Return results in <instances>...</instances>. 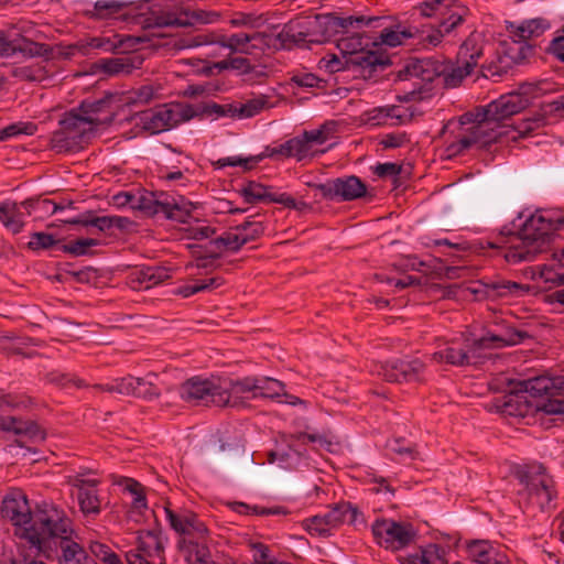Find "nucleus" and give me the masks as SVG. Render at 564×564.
Listing matches in <instances>:
<instances>
[{"label": "nucleus", "instance_id": "obj_13", "mask_svg": "<svg viewBox=\"0 0 564 564\" xmlns=\"http://www.w3.org/2000/svg\"><path fill=\"white\" fill-rule=\"evenodd\" d=\"M90 138L106 126H109L115 118L112 100L110 98H101L96 100H84L78 108L70 110Z\"/></svg>", "mask_w": 564, "mask_h": 564}, {"label": "nucleus", "instance_id": "obj_17", "mask_svg": "<svg viewBox=\"0 0 564 564\" xmlns=\"http://www.w3.org/2000/svg\"><path fill=\"white\" fill-rule=\"evenodd\" d=\"M411 75L421 78L422 82L431 83L436 76L443 75L446 87H457L465 77L471 74L474 68L470 64L458 63L443 69L434 67L431 61H417L409 69Z\"/></svg>", "mask_w": 564, "mask_h": 564}, {"label": "nucleus", "instance_id": "obj_8", "mask_svg": "<svg viewBox=\"0 0 564 564\" xmlns=\"http://www.w3.org/2000/svg\"><path fill=\"white\" fill-rule=\"evenodd\" d=\"M220 18L217 11L193 9L182 10L180 12L163 11L161 13L152 12L150 17L139 15L137 23L145 29L167 28V26H195L216 23Z\"/></svg>", "mask_w": 564, "mask_h": 564}, {"label": "nucleus", "instance_id": "obj_42", "mask_svg": "<svg viewBox=\"0 0 564 564\" xmlns=\"http://www.w3.org/2000/svg\"><path fill=\"white\" fill-rule=\"evenodd\" d=\"M77 501L85 517L96 518L101 511V500L97 487L84 491H77Z\"/></svg>", "mask_w": 564, "mask_h": 564}, {"label": "nucleus", "instance_id": "obj_28", "mask_svg": "<svg viewBox=\"0 0 564 564\" xmlns=\"http://www.w3.org/2000/svg\"><path fill=\"white\" fill-rule=\"evenodd\" d=\"M414 111L404 106H383L370 111L369 120L377 126H402L412 121Z\"/></svg>", "mask_w": 564, "mask_h": 564}, {"label": "nucleus", "instance_id": "obj_5", "mask_svg": "<svg viewBox=\"0 0 564 564\" xmlns=\"http://www.w3.org/2000/svg\"><path fill=\"white\" fill-rule=\"evenodd\" d=\"M381 18L350 15L346 18L336 17L334 14H324L295 19L284 25L279 33V39L286 44L305 45L322 44L328 42L338 32L345 31L350 25H373L381 22Z\"/></svg>", "mask_w": 564, "mask_h": 564}, {"label": "nucleus", "instance_id": "obj_51", "mask_svg": "<svg viewBox=\"0 0 564 564\" xmlns=\"http://www.w3.org/2000/svg\"><path fill=\"white\" fill-rule=\"evenodd\" d=\"M534 53V46L528 43V41L513 39V44L507 50V57H509L514 64L524 63Z\"/></svg>", "mask_w": 564, "mask_h": 564}, {"label": "nucleus", "instance_id": "obj_46", "mask_svg": "<svg viewBox=\"0 0 564 564\" xmlns=\"http://www.w3.org/2000/svg\"><path fill=\"white\" fill-rule=\"evenodd\" d=\"M164 512L170 527L182 538L188 527L185 521H191L194 512L189 510L174 511L171 509L170 503L164 507Z\"/></svg>", "mask_w": 564, "mask_h": 564}, {"label": "nucleus", "instance_id": "obj_11", "mask_svg": "<svg viewBox=\"0 0 564 564\" xmlns=\"http://www.w3.org/2000/svg\"><path fill=\"white\" fill-rule=\"evenodd\" d=\"M389 64V57L383 54H367L366 57L326 54L319 59L318 68L328 74L354 70L366 77L370 76L377 68L386 67Z\"/></svg>", "mask_w": 564, "mask_h": 564}, {"label": "nucleus", "instance_id": "obj_59", "mask_svg": "<svg viewBox=\"0 0 564 564\" xmlns=\"http://www.w3.org/2000/svg\"><path fill=\"white\" fill-rule=\"evenodd\" d=\"M261 161V156H227L221 158L216 162L217 167L223 169L226 166H240L243 170H251L256 164Z\"/></svg>", "mask_w": 564, "mask_h": 564}, {"label": "nucleus", "instance_id": "obj_63", "mask_svg": "<svg viewBox=\"0 0 564 564\" xmlns=\"http://www.w3.org/2000/svg\"><path fill=\"white\" fill-rule=\"evenodd\" d=\"M47 379L50 382L61 386L63 388H83L85 386L84 381L77 378L74 375L53 371L47 375Z\"/></svg>", "mask_w": 564, "mask_h": 564}, {"label": "nucleus", "instance_id": "obj_16", "mask_svg": "<svg viewBox=\"0 0 564 564\" xmlns=\"http://www.w3.org/2000/svg\"><path fill=\"white\" fill-rule=\"evenodd\" d=\"M371 531L377 543L391 551H399L406 547L415 536L411 524L395 522L389 519L373 522Z\"/></svg>", "mask_w": 564, "mask_h": 564}, {"label": "nucleus", "instance_id": "obj_35", "mask_svg": "<svg viewBox=\"0 0 564 564\" xmlns=\"http://www.w3.org/2000/svg\"><path fill=\"white\" fill-rule=\"evenodd\" d=\"M166 203L169 206L163 207L162 215L178 223H186L195 208L194 204L183 196L174 197L166 194Z\"/></svg>", "mask_w": 564, "mask_h": 564}, {"label": "nucleus", "instance_id": "obj_27", "mask_svg": "<svg viewBox=\"0 0 564 564\" xmlns=\"http://www.w3.org/2000/svg\"><path fill=\"white\" fill-rule=\"evenodd\" d=\"M482 290H475V293H484L487 299L498 300L519 297L529 293L530 286L514 281L497 279L481 283Z\"/></svg>", "mask_w": 564, "mask_h": 564}, {"label": "nucleus", "instance_id": "obj_19", "mask_svg": "<svg viewBox=\"0 0 564 564\" xmlns=\"http://www.w3.org/2000/svg\"><path fill=\"white\" fill-rule=\"evenodd\" d=\"M257 377L240 380L219 379L220 394H217V406H239L245 400L257 399Z\"/></svg>", "mask_w": 564, "mask_h": 564}, {"label": "nucleus", "instance_id": "obj_18", "mask_svg": "<svg viewBox=\"0 0 564 564\" xmlns=\"http://www.w3.org/2000/svg\"><path fill=\"white\" fill-rule=\"evenodd\" d=\"M316 189L325 199L350 202L366 195L367 187L357 176L337 177L326 183L317 184Z\"/></svg>", "mask_w": 564, "mask_h": 564}, {"label": "nucleus", "instance_id": "obj_4", "mask_svg": "<svg viewBox=\"0 0 564 564\" xmlns=\"http://www.w3.org/2000/svg\"><path fill=\"white\" fill-rule=\"evenodd\" d=\"M74 535V523L66 511L53 501L42 500L35 503L32 522L20 533V539L51 561L57 556L63 541Z\"/></svg>", "mask_w": 564, "mask_h": 564}, {"label": "nucleus", "instance_id": "obj_50", "mask_svg": "<svg viewBox=\"0 0 564 564\" xmlns=\"http://www.w3.org/2000/svg\"><path fill=\"white\" fill-rule=\"evenodd\" d=\"M137 384L138 378L130 376L121 379H116L110 383L98 384L96 386V388L108 392H116L124 395H134Z\"/></svg>", "mask_w": 564, "mask_h": 564}, {"label": "nucleus", "instance_id": "obj_29", "mask_svg": "<svg viewBox=\"0 0 564 564\" xmlns=\"http://www.w3.org/2000/svg\"><path fill=\"white\" fill-rule=\"evenodd\" d=\"M556 379L557 377H535L528 380H520L514 383L517 386L518 391L528 395V399H536L542 398L544 394L553 395L552 390H556L558 391V393H562L557 384L555 383Z\"/></svg>", "mask_w": 564, "mask_h": 564}, {"label": "nucleus", "instance_id": "obj_12", "mask_svg": "<svg viewBox=\"0 0 564 564\" xmlns=\"http://www.w3.org/2000/svg\"><path fill=\"white\" fill-rule=\"evenodd\" d=\"M519 479L532 505H536L541 510L550 507L555 497L554 481L542 465L534 464L527 467L520 471Z\"/></svg>", "mask_w": 564, "mask_h": 564}, {"label": "nucleus", "instance_id": "obj_37", "mask_svg": "<svg viewBox=\"0 0 564 564\" xmlns=\"http://www.w3.org/2000/svg\"><path fill=\"white\" fill-rule=\"evenodd\" d=\"M127 3L118 0H97L93 4V9H87L86 14L93 19H111V18H124L123 12Z\"/></svg>", "mask_w": 564, "mask_h": 564}, {"label": "nucleus", "instance_id": "obj_48", "mask_svg": "<svg viewBox=\"0 0 564 564\" xmlns=\"http://www.w3.org/2000/svg\"><path fill=\"white\" fill-rule=\"evenodd\" d=\"M17 52L29 57H48L52 54V48L46 44L23 37L20 42H14V53Z\"/></svg>", "mask_w": 564, "mask_h": 564}, {"label": "nucleus", "instance_id": "obj_7", "mask_svg": "<svg viewBox=\"0 0 564 564\" xmlns=\"http://www.w3.org/2000/svg\"><path fill=\"white\" fill-rule=\"evenodd\" d=\"M198 111L189 104L170 102L140 112L134 117L135 126L149 134H158L189 121Z\"/></svg>", "mask_w": 564, "mask_h": 564}, {"label": "nucleus", "instance_id": "obj_6", "mask_svg": "<svg viewBox=\"0 0 564 564\" xmlns=\"http://www.w3.org/2000/svg\"><path fill=\"white\" fill-rule=\"evenodd\" d=\"M524 337V333L510 327L500 334L488 332L478 339L467 340L465 345L457 341L446 344L444 348L432 355V360L438 364L464 367L477 362V359L484 356L486 349L514 346L520 344Z\"/></svg>", "mask_w": 564, "mask_h": 564}, {"label": "nucleus", "instance_id": "obj_33", "mask_svg": "<svg viewBox=\"0 0 564 564\" xmlns=\"http://www.w3.org/2000/svg\"><path fill=\"white\" fill-rule=\"evenodd\" d=\"M3 431L13 432L17 435H25L30 440L44 441L45 434L33 421H23L15 416H3Z\"/></svg>", "mask_w": 564, "mask_h": 564}, {"label": "nucleus", "instance_id": "obj_10", "mask_svg": "<svg viewBox=\"0 0 564 564\" xmlns=\"http://www.w3.org/2000/svg\"><path fill=\"white\" fill-rule=\"evenodd\" d=\"M359 516V510L350 502H339L323 514L303 520V527L311 535L328 536L344 523L356 524Z\"/></svg>", "mask_w": 564, "mask_h": 564}, {"label": "nucleus", "instance_id": "obj_38", "mask_svg": "<svg viewBox=\"0 0 564 564\" xmlns=\"http://www.w3.org/2000/svg\"><path fill=\"white\" fill-rule=\"evenodd\" d=\"M549 26V23L544 19H531L518 25L510 23L508 30L512 39L527 41L531 37L540 36Z\"/></svg>", "mask_w": 564, "mask_h": 564}, {"label": "nucleus", "instance_id": "obj_58", "mask_svg": "<svg viewBox=\"0 0 564 564\" xmlns=\"http://www.w3.org/2000/svg\"><path fill=\"white\" fill-rule=\"evenodd\" d=\"M387 448L399 456L401 462L412 460L416 457L415 448L410 444L401 441L399 438L389 441L387 443Z\"/></svg>", "mask_w": 564, "mask_h": 564}, {"label": "nucleus", "instance_id": "obj_36", "mask_svg": "<svg viewBox=\"0 0 564 564\" xmlns=\"http://www.w3.org/2000/svg\"><path fill=\"white\" fill-rule=\"evenodd\" d=\"M134 209H140L149 215H162L166 203V193L138 192L134 198Z\"/></svg>", "mask_w": 564, "mask_h": 564}, {"label": "nucleus", "instance_id": "obj_15", "mask_svg": "<svg viewBox=\"0 0 564 564\" xmlns=\"http://www.w3.org/2000/svg\"><path fill=\"white\" fill-rule=\"evenodd\" d=\"M91 138L86 130L78 124L74 113L66 112L59 120V129L51 137V148L56 153L74 152L84 147Z\"/></svg>", "mask_w": 564, "mask_h": 564}, {"label": "nucleus", "instance_id": "obj_62", "mask_svg": "<svg viewBox=\"0 0 564 564\" xmlns=\"http://www.w3.org/2000/svg\"><path fill=\"white\" fill-rule=\"evenodd\" d=\"M185 522L188 524V527L182 538H191L194 540L208 538L209 531L206 524L198 518L196 513L193 514L191 521L187 520Z\"/></svg>", "mask_w": 564, "mask_h": 564}, {"label": "nucleus", "instance_id": "obj_47", "mask_svg": "<svg viewBox=\"0 0 564 564\" xmlns=\"http://www.w3.org/2000/svg\"><path fill=\"white\" fill-rule=\"evenodd\" d=\"M164 512L170 527L182 538L188 527L185 521H191L194 512L189 510L174 511L171 509L170 503L164 507Z\"/></svg>", "mask_w": 564, "mask_h": 564}, {"label": "nucleus", "instance_id": "obj_23", "mask_svg": "<svg viewBox=\"0 0 564 564\" xmlns=\"http://www.w3.org/2000/svg\"><path fill=\"white\" fill-rule=\"evenodd\" d=\"M241 196L246 203L254 204L257 202H269L281 204L288 208L300 210L305 206V203H297L292 196L286 193L271 192L270 187L264 186L257 182H249L240 189Z\"/></svg>", "mask_w": 564, "mask_h": 564}, {"label": "nucleus", "instance_id": "obj_56", "mask_svg": "<svg viewBox=\"0 0 564 564\" xmlns=\"http://www.w3.org/2000/svg\"><path fill=\"white\" fill-rule=\"evenodd\" d=\"M533 410L543 412L547 415L564 414V399L546 398L533 400Z\"/></svg>", "mask_w": 564, "mask_h": 564}, {"label": "nucleus", "instance_id": "obj_1", "mask_svg": "<svg viewBox=\"0 0 564 564\" xmlns=\"http://www.w3.org/2000/svg\"><path fill=\"white\" fill-rule=\"evenodd\" d=\"M529 106V99L519 93L500 96L489 102L476 115L474 123L466 133L451 142L446 152L449 156L459 155L470 148L487 149L492 143H503L530 135L546 124V117L535 112L516 124H503V120L517 115Z\"/></svg>", "mask_w": 564, "mask_h": 564}, {"label": "nucleus", "instance_id": "obj_43", "mask_svg": "<svg viewBox=\"0 0 564 564\" xmlns=\"http://www.w3.org/2000/svg\"><path fill=\"white\" fill-rule=\"evenodd\" d=\"M122 46L118 35L91 37L86 44L80 45L83 54L88 55L94 51L113 52Z\"/></svg>", "mask_w": 564, "mask_h": 564}, {"label": "nucleus", "instance_id": "obj_20", "mask_svg": "<svg viewBox=\"0 0 564 564\" xmlns=\"http://www.w3.org/2000/svg\"><path fill=\"white\" fill-rule=\"evenodd\" d=\"M1 514L12 523L15 528V535L20 539V533L32 522L34 508L30 507L29 500L22 491H12L3 498Z\"/></svg>", "mask_w": 564, "mask_h": 564}, {"label": "nucleus", "instance_id": "obj_14", "mask_svg": "<svg viewBox=\"0 0 564 564\" xmlns=\"http://www.w3.org/2000/svg\"><path fill=\"white\" fill-rule=\"evenodd\" d=\"M165 542L159 529L141 530L137 536V549L126 553L128 564H164Z\"/></svg>", "mask_w": 564, "mask_h": 564}, {"label": "nucleus", "instance_id": "obj_44", "mask_svg": "<svg viewBox=\"0 0 564 564\" xmlns=\"http://www.w3.org/2000/svg\"><path fill=\"white\" fill-rule=\"evenodd\" d=\"M285 386L283 382L270 378H258L256 398L276 399L284 395Z\"/></svg>", "mask_w": 564, "mask_h": 564}, {"label": "nucleus", "instance_id": "obj_40", "mask_svg": "<svg viewBox=\"0 0 564 564\" xmlns=\"http://www.w3.org/2000/svg\"><path fill=\"white\" fill-rule=\"evenodd\" d=\"M137 281L144 288H153L171 278L170 269L160 265L142 267L135 272Z\"/></svg>", "mask_w": 564, "mask_h": 564}, {"label": "nucleus", "instance_id": "obj_2", "mask_svg": "<svg viewBox=\"0 0 564 564\" xmlns=\"http://www.w3.org/2000/svg\"><path fill=\"white\" fill-rule=\"evenodd\" d=\"M421 17L435 19L437 23L417 26H401L395 29L383 28L380 34L381 43L395 47L406 40H414V44L423 50L437 47L445 36L452 34L465 22L468 9L457 0H423L415 6Z\"/></svg>", "mask_w": 564, "mask_h": 564}, {"label": "nucleus", "instance_id": "obj_55", "mask_svg": "<svg viewBox=\"0 0 564 564\" xmlns=\"http://www.w3.org/2000/svg\"><path fill=\"white\" fill-rule=\"evenodd\" d=\"M314 147L315 145L303 133L292 138L293 158L297 161L314 156L317 153Z\"/></svg>", "mask_w": 564, "mask_h": 564}, {"label": "nucleus", "instance_id": "obj_39", "mask_svg": "<svg viewBox=\"0 0 564 564\" xmlns=\"http://www.w3.org/2000/svg\"><path fill=\"white\" fill-rule=\"evenodd\" d=\"M401 564H446L444 551L436 544H430L420 552L400 557Z\"/></svg>", "mask_w": 564, "mask_h": 564}, {"label": "nucleus", "instance_id": "obj_61", "mask_svg": "<svg viewBox=\"0 0 564 564\" xmlns=\"http://www.w3.org/2000/svg\"><path fill=\"white\" fill-rule=\"evenodd\" d=\"M98 245V240L93 238H80L69 243L63 245L62 250L73 256H85L90 247Z\"/></svg>", "mask_w": 564, "mask_h": 564}, {"label": "nucleus", "instance_id": "obj_31", "mask_svg": "<svg viewBox=\"0 0 564 564\" xmlns=\"http://www.w3.org/2000/svg\"><path fill=\"white\" fill-rule=\"evenodd\" d=\"M55 558L58 564H97L96 560L89 556L86 550L74 540V536L63 541Z\"/></svg>", "mask_w": 564, "mask_h": 564}, {"label": "nucleus", "instance_id": "obj_30", "mask_svg": "<svg viewBox=\"0 0 564 564\" xmlns=\"http://www.w3.org/2000/svg\"><path fill=\"white\" fill-rule=\"evenodd\" d=\"M245 245L246 238H242V235L236 226L209 241V257L218 258L224 251L237 252Z\"/></svg>", "mask_w": 564, "mask_h": 564}, {"label": "nucleus", "instance_id": "obj_21", "mask_svg": "<svg viewBox=\"0 0 564 564\" xmlns=\"http://www.w3.org/2000/svg\"><path fill=\"white\" fill-rule=\"evenodd\" d=\"M425 365L419 358L392 359L381 364L378 375L389 382L419 381L424 372Z\"/></svg>", "mask_w": 564, "mask_h": 564}, {"label": "nucleus", "instance_id": "obj_9", "mask_svg": "<svg viewBox=\"0 0 564 564\" xmlns=\"http://www.w3.org/2000/svg\"><path fill=\"white\" fill-rule=\"evenodd\" d=\"M267 39L268 35L260 32L251 34L240 32L229 36H219L218 39L214 34H198L191 39L181 40L180 47L189 48L218 43L220 46L236 53L253 54L256 50H262L268 44Z\"/></svg>", "mask_w": 564, "mask_h": 564}, {"label": "nucleus", "instance_id": "obj_57", "mask_svg": "<svg viewBox=\"0 0 564 564\" xmlns=\"http://www.w3.org/2000/svg\"><path fill=\"white\" fill-rule=\"evenodd\" d=\"M102 69L109 75L129 74L133 65L129 57H115L102 61Z\"/></svg>", "mask_w": 564, "mask_h": 564}, {"label": "nucleus", "instance_id": "obj_32", "mask_svg": "<svg viewBox=\"0 0 564 564\" xmlns=\"http://www.w3.org/2000/svg\"><path fill=\"white\" fill-rule=\"evenodd\" d=\"M484 36L478 32H471L458 50L457 62L470 64L475 68L478 65L479 58L484 55Z\"/></svg>", "mask_w": 564, "mask_h": 564}, {"label": "nucleus", "instance_id": "obj_54", "mask_svg": "<svg viewBox=\"0 0 564 564\" xmlns=\"http://www.w3.org/2000/svg\"><path fill=\"white\" fill-rule=\"evenodd\" d=\"M158 90L152 85H143L130 90L126 97L129 105H145L154 99Z\"/></svg>", "mask_w": 564, "mask_h": 564}, {"label": "nucleus", "instance_id": "obj_24", "mask_svg": "<svg viewBox=\"0 0 564 564\" xmlns=\"http://www.w3.org/2000/svg\"><path fill=\"white\" fill-rule=\"evenodd\" d=\"M509 392L494 401L497 412L506 416L524 417L533 411V400L518 391L514 382L509 383Z\"/></svg>", "mask_w": 564, "mask_h": 564}, {"label": "nucleus", "instance_id": "obj_49", "mask_svg": "<svg viewBox=\"0 0 564 564\" xmlns=\"http://www.w3.org/2000/svg\"><path fill=\"white\" fill-rule=\"evenodd\" d=\"M269 107V98L264 95H260L247 100L245 104H241L238 108H235V113L239 118H251Z\"/></svg>", "mask_w": 564, "mask_h": 564}, {"label": "nucleus", "instance_id": "obj_41", "mask_svg": "<svg viewBox=\"0 0 564 564\" xmlns=\"http://www.w3.org/2000/svg\"><path fill=\"white\" fill-rule=\"evenodd\" d=\"M11 76L21 82L40 83L48 78V70L42 62H33L28 65L13 67Z\"/></svg>", "mask_w": 564, "mask_h": 564}, {"label": "nucleus", "instance_id": "obj_34", "mask_svg": "<svg viewBox=\"0 0 564 564\" xmlns=\"http://www.w3.org/2000/svg\"><path fill=\"white\" fill-rule=\"evenodd\" d=\"M23 206L15 202H3L0 204V221L12 234H19L24 227L25 214L21 210Z\"/></svg>", "mask_w": 564, "mask_h": 564}, {"label": "nucleus", "instance_id": "obj_45", "mask_svg": "<svg viewBox=\"0 0 564 564\" xmlns=\"http://www.w3.org/2000/svg\"><path fill=\"white\" fill-rule=\"evenodd\" d=\"M21 206L26 210V215H31L32 213L53 215L58 210L64 209L63 206L47 198H29L22 202Z\"/></svg>", "mask_w": 564, "mask_h": 564}, {"label": "nucleus", "instance_id": "obj_60", "mask_svg": "<svg viewBox=\"0 0 564 564\" xmlns=\"http://www.w3.org/2000/svg\"><path fill=\"white\" fill-rule=\"evenodd\" d=\"M124 482V489L133 495L132 507L137 510L147 509L148 503L142 485L130 478H126Z\"/></svg>", "mask_w": 564, "mask_h": 564}, {"label": "nucleus", "instance_id": "obj_52", "mask_svg": "<svg viewBox=\"0 0 564 564\" xmlns=\"http://www.w3.org/2000/svg\"><path fill=\"white\" fill-rule=\"evenodd\" d=\"M336 132V123L328 121L322 124L319 128L304 131L303 134L314 144L322 145L334 137Z\"/></svg>", "mask_w": 564, "mask_h": 564}, {"label": "nucleus", "instance_id": "obj_53", "mask_svg": "<svg viewBox=\"0 0 564 564\" xmlns=\"http://www.w3.org/2000/svg\"><path fill=\"white\" fill-rule=\"evenodd\" d=\"M36 131V124L33 122H14L0 129V141H4L21 134L33 135Z\"/></svg>", "mask_w": 564, "mask_h": 564}, {"label": "nucleus", "instance_id": "obj_22", "mask_svg": "<svg viewBox=\"0 0 564 564\" xmlns=\"http://www.w3.org/2000/svg\"><path fill=\"white\" fill-rule=\"evenodd\" d=\"M217 394H220L219 380L193 377L180 387L182 400L194 405L209 403L217 405Z\"/></svg>", "mask_w": 564, "mask_h": 564}, {"label": "nucleus", "instance_id": "obj_64", "mask_svg": "<svg viewBox=\"0 0 564 564\" xmlns=\"http://www.w3.org/2000/svg\"><path fill=\"white\" fill-rule=\"evenodd\" d=\"M242 238H246V245L258 239L264 231L261 221L248 220L237 226Z\"/></svg>", "mask_w": 564, "mask_h": 564}, {"label": "nucleus", "instance_id": "obj_26", "mask_svg": "<svg viewBox=\"0 0 564 564\" xmlns=\"http://www.w3.org/2000/svg\"><path fill=\"white\" fill-rule=\"evenodd\" d=\"M469 557L478 564H509L503 549L487 540H476L467 546Z\"/></svg>", "mask_w": 564, "mask_h": 564}, {"label": "nucleus", "instance_id": "obj_3", "mask_svg": "<svg viewBox=\"0 0 564 564\" xmlns=\"http://www.w3.org/2000/svg\"><path fill=\"white\" fill-rule=\"evenodd\" d=\"M564 226V216L554 210H536L530 215L517 234L501 237L492 248H500L507 262L533 261L550 242L554 231Z\"/></svg>", "mask_w": 564, "mask_h": 564}, {"label": "nucleus", "instance_id": "obj_25", "mask_svg": "<svg viewBox=\"0 0 564 564\" xmlns=\"http://www.w3.org/2000/svg\"><path fill=\"white\" fill-rule=\"evenodd\" d=\"M380 18L382 19V21L377 23V28L384 26V22L387 21L386 17H380ZM362 26L373 28V25H367V24H362V25L358 26L357 23H355L354 25H350L347 29H345V31L338 32L337 34H335L333 36V37H336V40H335L336 46L339 50L341 55L366 57L367 54H379L376 51L365 50V46H367L368 43H364V37L360 33H357V32L350 33L349 32L350 28L360 29ZM375 29H376V26H375Z\"/></svg>", "mask_w": 564, "mask_h": 564}]
</instances>
